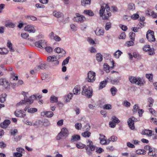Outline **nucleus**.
I'll return each mask as SVG.
<instances>
[{
  "instance_id": "nucleus-1",
  "label": "nucleus",
  "mask_w": 157,
  "mask_h": 157,
  "mask_svg": "<svg viewBox=\"0 0 157 157\" xmlns=\"http://www.w3.org/2000/svg\"><path fill=\"white\" fill-rule=\"evenodd\" d=\"M109 10L110 8L108 4H106L105 6H101L99 11L100 16L102 17L103 19H108L111 15Z\"/></svg>"
},
{
  "instance_id": "nucleus-2",
  "label": "nucleus",
  "mask_w": 157,
  "mask_h": 157,
  "mask_svg": "<svg viewBox=\"0 0 157 157\" xmlns=\"http://www.w3.org/2000/svg\"><path fill=\"white\" fill-rule=\"evenodd\" d=\"M86 145L85 146L86 153L89 155H91L92 153V151H94L96 149V147L93 145V142L87 139L86 140Z\"/></svg>"
},
{
  "instance_id": "nucleus-3",
  "label": "nucleus",
  "mask_w": 157,
  "mask_h": 157,
  "mask_svg": "<svg viewBox=\"0 0 157 157\" xmlns=\"http://www.w3.org/2000/svg\"><path fill=\"white\" fill-rule=\"evenodd\" d=\"M93 91L91 88L89 86H84L82 87V94L87 98H90L92 95Z\"/></svg>"
},
{
  "instance_id": "nucleus-4",
  "label": "nucleus",
  "mask_w": 157,
  "mask_h": 157,
  "mask_svg": "<svg viewBox=\"0 0 157 157\" xmlns=\"http://www.w3.org/2000/svg\"><path fill=\"white\" fill-rule=\"evenodd\" d=\"M128 78L129 81L132 83H135L140 86L143 85L144 83L141 78L139 77L136 78L131 76H129Z\"/></svg>"
},
{
  "instance_id": "nucleus-5",
  "label": "nucleus",
  "mask_w": 157,
  "mask_h": 157,
  "mask_svg": "<svg viewBox=\"0 0 157 157\" xmlns=\"http://www.w3.org/2000/svg\"><path fill=\"white\" fill-rule=\"evenodd\" d=\"M68 135L67 129L63 128L61 129V132L58 134L56 136L57 140H60L62 139H64L67 137Z\"/></svg>"
},
{
  "instance_id": "nucleus-6",
  "label": "nucleus",
  "mask_w": 157,
  "mask_h": 157,
  "mask_svg": "<svg viewBox=\"0 0 157 157\" xmlns=\"http://www.w3.org/2000/svg\"><path fill=\"white\" fill-rule=\"evenodd\" d=\"M87 78H86V80L89 82H93L96 79V74L92 71H89L87 74Z\"/></svg>"
},
{
  "instance_id": "nucleus-7",
  "label": "nucleus",
  "mask_w": 157,
  "mask_h": 157,
  "mask_svg": "<svg viewBox=\"0 0 157 157\" xmlns=\"http://www.w3.org/2000/svg\"><path fill=\"white\" fill-rule=\"evenodd\" d=\"M146 37L150 42H154L155 41V38L154 35V32L151 30H148L146 34Z\"/></svg>"
},
{
  "instance_id": "nucleus-8",
  "label": "nucleus",
  "mask_w": 157,
  "mask_h": 157,
  "mask_svg": "<svg viewBox=\"0 0 157 157\" xmlns=\"http://www.w3.org/2000/svg\"><path fill=\"white\" fill-rule=\"evenodd\" d=\"M137 121V119L133 117H132L130 118L128 121V123L129 128L132 130H133L135 128L134 124L135 122Z\"/></svg>"
},
{
  "instance_id": "nucleus-9",
  "label": "nucleus",
  "mask_w": 157,
  "mask_h": 157,
  "mask_svg": "<svg viewBox=\"0 0 157 157\" xmlns=\"http://www.w3.org/2000/svg\"><path fill=\"white\" fill-rule=\"evenodd\" d=\"M35 45L41 49L44 48L46 46V42L44 40H41L35 43Z\"/></svg>"
},
{
  "instance_id": "nucleus-10",
  "label": "nucleus",
  "mask_w": 157,
  "mask_h": 157,
  "mask_svg": "<svg viewBox=\"0 0 157 157\" xmlns=\"http://www.w3.org/2000/svg\"><path fill=\"white\" fill-rule=\"evenodd\" d=\"M75 16H76L73 18V20L75 21L82 22L85 20V18L84 16L81 15L78 13H76L75 14Z\"/></svg>"
},
{
  "instance_id": "nucleus-11",
  "label": "nucleus",
  "mask_w": 157,
  "mask_h": 157,
  "mask_svg": "<svg viewBox=\"0 0 157 157\" xmlns=\"http://www.w3.org/2000/svg\"><path fill=\"white\" fill-rule=\"evenodd\" d=\"M0 85L2 86L6 89L9 88L10 87L8 81L5 79H0Z\"/></svg>"
},
{
  "instance_id": "nucleus-12",
  "label": "nucleus",
  "mask_w": 157,
  "mask_h": 157,
  "mask_svg": "<svg viewBox=\"0 0 157 157\" xmlns=\"http://www.w3.org/2000/svg\"><path fill=\"white\" fill-rule=\"evenodd\" d=\"M34 100L35 99L34 98H33V97H32V96H31L29 98H27V97H26V98L25 97L24 100L20 101L17 104V105H19L20 104H24L26 102H28L30 103H32Z\"/></svg>"
},
{
  "instance_id": "nucleus-13",
  "label": "nucleus",
  "mask_w": 157,
  "mask_h": 157,
  "mask_svg": "<svg viewBox=\"0 0 157 157\" xmlns=\"http://www.w3.org/2000/svg\"><path fill=\"white\" fill-rule=\"evenodd\" d=\"M143 50L148 52L150 55H153L155 54L154 50L150 48V46L148 45H145L143 48Z\"/></svg>"
},
{
  "instance_id": "nucleus-14",
  "label": "nucleus",
  "mask_w": 157,
  "mask_h": 157,
  "mask_svg": "<svg viewBox=\"0 0 157 157\" xmlns=\"http://www.w3.org/2000/svg\"><path fill=\"white\" fill-rule=\"evenodd\" d=\"M50 38L56 41H59L61 40V38L59 36L55 34L53 32H52L49 35Z\"/></svg>"
},
{
  "instance_id": "nucleus-15",
  "label": "nucleus",
  "mask_w": 157,
  "mask_h": 157,
  "mask_svg": "<svg viewBox=\"0 0 157 157\" xmlns=\"http://www.w3.org/2000/svg\"><path fill=\"white\" fill-rule=\"evenodd\" d=\"M24 30L30 33H34L36 31L34 27L31 25H28L26 26L24 28Z\"/></svg>"
},
{
  "instance_id": "nucleus-16",
  "label": "nucleus",
  "mask_w": 157,
  "mask_h": 157,
  "mask_svg": "<svg viewBox=\"0 0 157 157\" xmlns=\"http://www.w3.org/2000/svg\"><path fill=\"white\" fill-rule=\"evenodd\" d=\"M14 114L16 117H24L26 115L25 113L20 110H17L15 112Z\"/></svg>"
},
{
  "instance_id": "nucleus-17",
  "label": "nucleus",
  "mask_w": 157,
  "mask_h": 157,
  "mask_svg": "<svg viewBox=\"0 0 157 157\" xmlns=\"http://www.w3.org/2000/svg\"><path fill=\"white\" fill-rule=\"evenodd\" d=\"M41 115L42 116H46L48 117H51L53 115V112L50 111H44L41 113Z\"/></svg>"
},
{
  "instance_id": "nucleus-18",
  "label": "nucleus",
  "mask_w": 157,
  "mask_h": 157,
  "mask_svg": "<svg viewBox=\"0 0 157 157\" xmlns=\"http://www.w3.org/2000/svg\"><path fill=\"white\" fill-rule=\"evenodd\" d=\"M95 32L96 34L98 36H102L104 33L103 29H100L98 28L96 29Z\"/></svg>"
},
{
  "instance_id": "nucleus-19",
  "label": "nucleus",
  "mask_w": 157,
  "mask_h": 157,
  "mask_svg": "<svg viewBox=\"0 0 157 157\" xmlns=\"http://www.w3.org/2000/svg\"><path fill=\"white\" fill-rule=\"evenodd\" d=\"M100 137L99 138L100 140V143L103 145H105L107 144V142L106 141V139L104 135L100 134Z\"/></svg>"
},
{
  "instance_id": "nucleus-20",
  "label": "nucleus",
  "mask_w": 157,
  "mask_h": 157,
  "mask_svg": "<svg viewBox=\"0 0 157 157\" xmlns=\"http://www.w3.org/2000/svg\"><path fill=\"white\" fill-rule=\"evenodd\" d=\"M10 123V121L9 120H6L4 121L1 123L0 126L1 127L3 128H6L9 125Z\"/></svg>"
},
{
  "instance_id": "nucleus-21",
  "label": "nucleus",
  "mask_w": 157,
  "mask_h": 157,
  "mask_svg": "<svg viewBox=\"0 0 157 157\" xmlns=\"http://www.w3.org/2000/svg\"><path fill=\"white\" fill-rule=\"evenodd\" d=\"M73 92L74 94L78 95L80 93L81 89L79 86H77L73 89Z\"/></svg>"
},
{
  "instance_id": "nucleus-22",
  "label": "nucleus",
  "mask_w": 157,
  "mask_h": 157,
  "mask_svg": "<svg viewBox=\"0 0 157 157\" xmlns=\"http://www.w3.org/2000/svg\"><path fill=\"white\" fill-rule=\"evenodd\" d=\"M142 134L149 136H151L152 135V131L151 130L145 129L142 132Z\"/></svg>"
},
{
  "instance_id": "nucleus-23",
  "label": "nucleus",
  "mask_w": 157,
  "mask_h": 157,
  "mask_svg": "<svg viewBox=\"0 0 157 157\" xmlns=\"http://www.w3.org/2000/svg\"><path fill=\"white\" fill-rule=\"evenodd\" d=\"M80 139V136L79 135H75L72 136L71 142H73L79 140Z\"/></svg>"
},
{
  "instance_id": "nucleus-24",
  "label": "nucleus",
  "mask_w": 157,
  "mask_h": 157,
  "mask_svg": "<svg viewBox=\"0 0 157 157\" xmlns=\"http://www.w3.org/2000/svg\"><path fill=\"white\" fill-rule=\"evenodd\" d=\"M53 15L57 18H60L63 16L62 13L60 12L55 11L53 12Z\"/></svg>"
},
{
  "instance_id": "nucleus-25",
  "label": "nucleus",
  "mask_w": 157,
  "mask_h": 157,
  "mask_svg": "<svg viewBox=\"0 0 157 157\" xmlns=\"http://www.w3.org/2000/svg\"><path fill=\"white\" fill-rule=\"evenodd\" d=\"M91 3V0H82L81 1L82 5L84 6L90 5Z\"/></svg>"
},
{
  "instance_id": "nucleus-26",
  "label": "nucleus",
  "mask_w": 157,
  "mask_h": 157,
  "mask_svg": "<svg viewBox=\"0 0 157 157\" xmlns=\"http://www.w3.org/2000/svg\"><path fill=\"white\" fill-rule=\"evenodd\" d=\"M57 57L56 56L54 55L52 56H48L47 57V61L48 62H53L56 60Z\"/></svg>"
},
{
  "instance_id": "nucleus-27",
  "label": "nucleus",
  "mask_w": 157,
  "mask_h": 157,
  "mask_svg": "<svg viewBox=\"0 0 157 157\" xmlns=\"http://www.w3.org/2000/svg\"><path fill=\"white\" fill-rule=\"evenodd\" d=\"M83 13L86 15L92 16H94V13L91 10H85L83 12Z\"/></svg>"
},
{
  "instance_id": "nucleus-28",
  "label": "nucleus",
  "mask_w": 157,
  "mask_h": 157,
  "mask_svg": "<svg viewBox=\"0 0 157 157\" xmlns=\"http://www.w3.org/2000/svg\"><path fill=\"white\" fill-rule=\"evenodd\" d=\"M8 52V50L6 48H0V54L4 55L7 54Z\"/></svg>"
},
{
  "instance_id": "nucleus-29",
  "label": "nucleus",
  "mask_w": 157,
  "mask_h": 157,
  "mask_svg": "<svg viewBox=\"0 0 157 157\" xmlns=\"http://www.w3.org/2000/svg\"><path fill=\"white\" fill-rule=\"evenodd\" d=\"M107 81L106 80H104L103 81L101 82L100 84V86H99V89L100 90L104 87L105 86Z\"/></svg>"
},
{
  "instance_id": "nucleus-30",
  "label": "nucleus",
  "mask_w": 157,
  "mask_h": 157,
  "mask_svg": "<svg viewBox=\"0 0 157 157\" xmlns=\"http://www.w3.org/2000/svg\"><path fill=\"white\" fill-rule=\"evenodd\" d=\"M7 96V95L6 94H2L0 96V102L3 103L4 102L6 101V97Z\"/></svg>"
},
{
  "instance_id": "nucleus-31",
  "label": "nucleus",
  "mask_w": 157,
  "mask_h": 157,
  "mask_svg": "<svg viewBox=\"0 0 157 157\" xmlns=\"http://www.w3.org/2000/svg\"><path fill=\"white\" fill-rule=\"evenodd\" d=\"M91 134V133L88 131L82 133V135L84 137H89Z\"/></svg>"
},
{
  "instance_id": "nucleus-32",
  "label": "nucleus",
  "mask_w": 157,
  "mask_h": 157,
  "mask_svg": "<svg viewBox=\"0 0 157 157\" xmlns=\"http://www.w3.org/2000/svg\"><path fill=\"white\" fill-rule=\"evenodd\" d=\"M50 101L51 102H58V98L55 96H52L50 98Z\"/></svg>"
},
{
  "instance_id": "nucleus-33",
  "label": "nucleus",
  "mask_w": 157,
  "mask_h": 157,
  "mask_svg": "<svg viewBox=\"0 0 157 157\" xmlns=\"http://www.w3.org/2000/svg\"><path fill=\"white\" fill-rule=\"evenodd\" d=\"M23 121L25 124L29 125L32 126L35 125V123H33L30 121H29L26 118L24 119Z\"/></svg>"
},
{
  "instance_id": "nucleus-34",
  "label": "nucleus",
  "mask_w": 157,
  "mask_h": 157,
  "mask_svg": "<svg viewBox=\"0 0 157 157\" xmlns=\"http://www.w3.org/2000/svg\"><path fill=\"white\" fill-rule=\"evenodd\" d=\"M96 58L98 61H101L102 60V56L100 53H98L96 55Z\"/></svg>"
},
{
  "instance_id": "nucleus-35",
  "label": "nucleus",
  "mask_w": 157,
  "mask_h": 157,
  "mask_svg": "<svg viewBox=\"0 0 157 157\" xmlns=\"http://www.w3.org/2000/svg\"><path fill=\"white\" fill-rule=\"evenodd\" d=\"M117 91V89L114 87H112L110 89L111 92L113 96L115 95Z\"/></svg>"
},
{
  "instance_id": "nucleus-36",
  "label": "nucleus",
  "mask_w": 157,
  "mask_h": 157,
  "mask_svg": "<svg viewBox=\"0 0 157 157\" xmlns=\"http://www.w3.org/2000/svg\"><path fill=\"white\" fill-rule=\"evenodd\" d=\"M5 25L7 27L13 28L15 26V24L12 22H10L5 24Z\"/></svg>"
},
{
  "instance_id": "nucleus-37",
  "label": "nucleus",
  "mask_w": 157,
  "mask_h": 157,
  "mask_svg": "<svg viewBox=\"0 0 157 157\" xmlns=\"http://www.w3.org/2000/svg\"><path fill=\"white\" fill-rule=\"evenodd\" d=\"M122 52L119 50H118L115 53H114V56L116 58H118L121 55Z\"/></svg>"
},
{
  "instance_id": "nucleus-38",
  "label": "nucleus",
  "mask_w": 157,
  "mask_h": 157,
  "mask_svg": "<svg viewBox=\"0 0 157 157\" xmlns=\"http://www.w3.org/2000/svg\"><path fill=\"white\" fill-rule=\"evenodd\" d=\"M85 145H84L81 143H78L76 144V147L78 149H82L85 147Z\"/></svg>"
},
{
  "instance_id": "nucleus-39",
  "label": "nucleus",
  "mask_w": 157,
  "mask_h": 157,
  "mask_svg": "<svg viewBox=\"0 0 157 157\" xmlns=\"http://www.w3.org/2000/svg\"><path fill=\"white\" fill-rule=\"evenodd\" d=\"M7 46L9 48L10 51L12 52L14 51V49L12 48V44L10 41H8L7 44Z\"/></svg>"
},
{
  "instance_id": "nucleus-40",
  "label": "nucleus",
  "mask_w": 157,
  "mask_h": 157,
  "mask_svg": "<svg viewBox=\"0 0 157 157\" xmlns=\"http://www.w3.org/2000/svg\"><path fill=\"white\" fill-rule=\"evenodd\" d=\"M146 77L151 82H153V75L152 74L146 75Z\"/></svg>"
},
{
  "instance_id": "nucleus-41",
  "label": "nucleus",
  "mask_w": 157,
  "mask_h": 157,
  "mask_svg": "<svg viewBox=\"0 0 157 157\" xmlns=\"http://www.w3.org/2000/svg\"><path fill=\"white\" fill-rule=\"evenodd\" d=\"M37 111V109L36 108H31L29 109L27 111L29 113H33L36 112Z\"/></svg>"
},
{
  "instance_id": "nucleus-42",
  "label": "nucleus",
  "mask_w": 157,
  "mask_h": 157,
  "mask_svg": "<svg viewBox=\"0 0 157 157\" xmlns=\"http://www.w3.org/2000/svg\"><path fill=\"white\" fill-rule=\"evenodd\" d=\"M46 65L45 63H40L37 66L38 69H43L45 68Z\"/></svg>"
},
{
  "instance_id": "nucleus-43",
  "label": "nucleus",
  "mask_w": 157,
  "mask_h": 157,
  "mask_svg": "<svg viewBox=\"0 0 157 157\" xmlns=\"http://www.w3.org/2000/svg\"><path fill=\"white\" fill-rule=\"evenodd\" d=\"M111 27V23L110 22H107L105 26V29L106 30H108Z\"/></svg>"
},
{
  "instance_id": "nucleus-44",
  "label": "nucleus",
  "mask_w": 157,
  "mask_h": 157,
  "mask_svg": "<svg viewBox=\"0 0 157 157\" xmlns=\"http://www.w3.org/2000/svg\"><path fill=\"white\" fill-rule=\"evenodd\" d=\"M129 37L130 39L133 41L135 40V34L134 33L132 32H131L129 33Z\"/></svg>"
},
{
  "instance_id": "nucleus-45",
  "label": "nucleus",
  "mask_w": 157,
  "mask_h": 157,
  "mask_svg": "<svg viewBox=\"0 0 157 157\" xmlns=\"http://www.w3.org/2000/svg\"><path fill=\"white\" fill-rule=\"evenodd\" d=\"M112 119V121L116 123H118L120 122V121L115 116H113Z\"/></svg>"
},
{
  "instance_id": "nucleus-46",
  "label": "nucleus",
  "mask_w": 157,
  "mask_h": 157,
  "mask_svg": "<svg viewBox=\"0 0 157 157\" xmlns=\"http://www.w3.org/2000/svg\"><path fill=\"white\" fill-rule=\"evenodd\" d=\"M70 59V57L68 56L64 60L62 63V65L64 66L67 64L69 61V60Z\"/></svg>"
},
{
  "instance_id": "nucleus-47",
  "label": "nucleus",
  "mask_w": 157,
  "mask_h": 157,
  "mask_svg": "<svg viewBox=\"0 0 157 157\" xmlns=\"http://www.w3.org/2000/svg\"><path fill=\"white\" fill-rule=\"evenodd\" d=\"M73 96V94L72 93L69 94L67 96V98H66V101L67 102L69 101L71 99L72 97Z\"/></svg>"
},
{
  "instance_id": "nucleus-48",
  "label": "nucleus",
  "mask_w": 157,
  "mask_h": 157,
  "mask_svg": "<svg viewBox=\"0 0 157 157\" xmlns=\"http://www.w3.org/2000/svg\"><path fill=\"white\" fill-rule=\"evenodd\" d=\"M109 66L106 63H105L104 65V70L105 71L107 72H109Z\"/></svg>"
},
{
  "instance_id": "nucleus-49",
  "label": "nucleus",
  "mask_w": 157,
  "mask_h": 157,
  "mask_svg": "<svg viewBox=\"0 0 157 157\" xmlns=\"http://www.w3.org/2000/svg\"><path fill=\"white\" fill-rule=\"evenodd\" d=\"M117 139V137L116 136H112L110 138H109L108 140L109 141H112L113 142L116 141Z\"/></svg>"
},
{
  "instance_id": "nucleus-50",
  "label": "nucleus",
  "mask_w": 157,
  "mask_h": 157,
  "mask_svg": "<svg viewBox=\"0 0 157 157\" xmlns=\"http://www.w3.org/2000/svg\"><path fill=\"white\" fill-rule=\"evenodd\" d=\"M26 18L33 21L37 20V18L36 17L33 16H27L26 17Z\"/></svg>"
},
{
  "instance_id": "nucleus-51",
  "label": "nucleus",
  "mask_w": 157,
  "mask_h": 157,
  "mask_svg": "<svg viewBox=\"0 0 157 157\" xmlns=\"http://www.w3.org/2000/svg\"><path fill=\"white\" fill-rule=\"evenodd\" d=\"M44 48L45 49L46 51L49 53H50L51 52H52L53 50V49L52 48L49 46H46Z\"/></svg>"
},
{
  "instance_id": "nucleus-52",
  "label": "nucleus",
  "mask_w": 157,
  "mask_h": 157,
  "mask_svg": "<svg viewBox=\"0 0 157 157\" xmlns=\"http://www.w3.org/2000/svg\"><path fill=\"white\" fill-rule=\"evenodd\" d=\"M103 108L106 109H110L112 108V106L110 104H105L103 106Z\"/></svg>"
},
{
  "instance_id": "nucleus-53",
  "label": "nucleus",
  "mask_w": 157,
  "mask_h": 157,
  "mask_svg": "<svg viewBox=\"0 0 157 157\" xmlns=\"http://www.w3.org/2000/svg\"><path fill=\"white\" fill-rule=\"evenodd\" d=\"M134 41L132 40L131 41H128L126 43V45L128 47L132 46L134 44Z\"/></svg>"
},
{
  "instance_id": "nucleus-54",
  "label": "nucleus",
  "mask_w": 157,
  "mask_h": 157,
  "mask_svg": "<svg viewBox=\"0 0 157 157\" xmlns=\"http://www.w3.org/2000/svg\"><path fill=\"white\" fill-rule=\"evenodd\" d=\"M155 151V149L151 147L149 150L148 155L150 156L153 155V153Z\"/></svg>"
},
{
  "instance_id": "nucleus-55",
  "label": "nucleus",
  "mask_w": 157,
  "mask_h": 157,
  "mask_svg": "<svg viewBox=\"0 0 157 157\" xmlns=\"http://www.w3.org/2000/svg\"><path fill=\"white\" fill-rule=\"evenodd\" d=\"M32 97H33V98H34L35 99L37 98L38 99L41 98L42 97V96L41 94H37L36 95H32Z\"/></svg>"
},
{
  "instance_id": "nucleus-56",
  "label": "nucleus",
  "mask_w": 157,
  "mask_h": 157,
  "mask_svg": "<svg viewBox=\"0 0 157 157\" xmlns=\"http://www.w3.org/2000/svg\"><path fill=\"white\" fill-rule=\"evenodd\" d=\"M75 127L77 129H80L82 128V125L81 123H77L75 124Z\"/></svg>"
},
{
  "instance_id": "nucleus-57",
  "label": "nucleus",
  "mask_w": 157,
  "mask_h": 157,
  "mask_svg": "<svg viewBox=\"0 0 157 157\" xmlns=\"http://www.w3.org/2000/svg\"><path fill=\"white\" fill-rule=\"evenodd\" d=\"M13 156L14 157H22V155L21 153L16 152L13 153Z\"/></svg>"
},
{
  "instance_id": "nucleus-58",
  "label": "nucleus",
  "mask_w": 157,
  "mask_h": 157,
  "mask_svg": "<svg viewBox=\"0 0 157 157\" xmlns=\"http://www.w3.org/2000/svg\"><path fill=\"white\" fill-rule=\"evenodd\" d=\"M139 16L138 14H134L131 17V18L133 20H136L139 18Z\"/></svg>"
},
{
  "instance_id": "nucleus-59",
  "label": "nucleus",
  "mask_w": 157,
  "mask_h": 157,
  "mask_svg": "<svg viewBox=\"0 0 157 157\" xmlns=\"http://www.w3.org/2000/svg\"><path fill=\"white\" fill-rule=\"evenodd\" d=\"M148 101L150 103V104H149V107H150L152 106L153 105V103L154 102L153 100L151 98H150L148 99Z\"/></svg>"
},
{
  "instance_id": "nucleus-60",
  "label": "nucleus",
  "mask_w": 157,
  "mask_h": 157,
  "mask_svg": "<svg viewBox=\"0 0 157 157\" xmlns=\"http://www.w3.org/2000/svg\"><path fill=\"white\" fill-rule=\"evenodd\" d=\"M120 78H117L111 80V82L113 84L118 83L120 80Z\"/></svg>"
},
{
  "instance_id": "nucleus-61",
  "label": "nucleus",
  "mask_w": 157,
  "mask_h": 157,
  "mask_svg": "<svg viewBox=\"0 0 157 157\" xmlns=\"http://www.w3.org/2000/svg\"><path fill=\"white\" fill-rule=\"evenodd\" d=\"M13 80H14L16 79V80H17L18 78V76H15V74L13 72H11L10 74Z\"/></svg>"
},
{
  "instance_id": "nucleus-62",
  "label": "nucleus",
  "mask_w": 157,
  "mask_h": 157,
  "mask_svg": "<svg viewBox=\"0 0 157 157\" xmlns=\"http://www.w3.org/2000/svg\"><path fill=\"white\" fill-rule=\"evenodd\" d=\"M21 36L24 39H26L29 36L28 33H21Z\"/></svg>"
},
{
  "instance_id": "nucleus-63",
  "label": "nucleus",
  "mask_w": 157,
  "mask_h": 157,
  "mask_svg": "<svg viewBox=\"0 0 157 157\" xmlns=\"http://www.w3.org/2000/svg\"><path fill=\"white\" fill-rule=\"evenodd\" d=\"M16 151L17 152L21 153V154L25 151L24 149L21 147H18L17 148Z\"/></svg>"
},
{
  "instance_id": "nucleus-64",
  "label": "nucleus",
  "mask_w": 157,
  "mask_h": 157,
  "mask_svg": "<svg viewBox=\"0 0 157 157\" xmlns=\"http://www.w3.org/2000/svg\"><path fill=\"white\" fill-rule=\"evenodd\" d=\"M139 107L138 105L136 104L133 106V112H136L138 110Z\"/></svg>"
}]
</instances>
